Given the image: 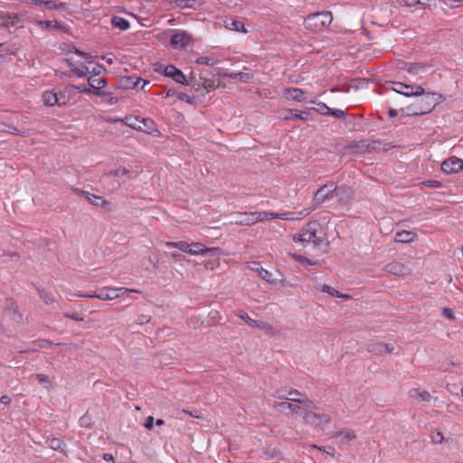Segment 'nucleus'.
<instances>
[{
  "instance_id": "f257e3e1",
  "label": "nucleus",
  "mask_w": 463,
  "mask_h": 463,
  "mask_svg": "<svg viewBox=\"0 0 463 463\" xmlns=\"http://www.w3.org/2000/svg\"><path fill=\"white\" fill-rule=\"evenodd\" d=\"M319 226V223L317 222L307 223L298 234L294 235V241L313 242L316 247H320L324 243V240L317 236V230Z\"/></svg>"
},
{
  "instance_id": "f03ea898",
  "label": "nucleus",
  "mask_w": 463,
  "mask_h": 463,
  "mask_svg": "<svg viewBox=\"0 0 463 463\" xmlns=\"http://www.w3.org/2000/svg\"><path fill=\"white\" fill-rule=\"evenodd\" d=\"M332 20L330 12L315 13L305 19V27L314 32H319L329 26Z\"/></svg>"
},
{
  "instance_id": "7ed1b4c3",
  "label": "nucleus",
  "mask_w": 463,
  "mask_h": 463,
  "mask_svg": "<svg viewBox=\"0 0 463 463\" xmlns=\"http://www.w3.org/2000/svg\"><path fill=\"white\" fill-rule=\"evenodd\" d=\"M391 89L403 96L411 97L424 94V89L420 85H409L399 81H392Z\"/></svg>"
},
{
  "instance_id": "20e7f679",
  "label": "nucleus",
  "mask_w": 463,
  "mask_h": 463,
  "mask_svg": "<svg viewBox=\"0 0 463 463\" xmlns=\"http://www.w3.org/2000/svg\"><path fill=\"white\" fill-rule=\"evenodd\" d=\"M302 417L306 423L322 428L326 427L331 422V417L329 415L317 414L307 409L303 410Z\"/></svg>"
},
{
  "instance_id": "39448f33",
  "label": "nucleus",
  "mask_w": 463,
  "mask_h": 463,
  "mask_svg": "<svg viewBox=\"0 0 463 463\" xmlns=\"http://www.w3.org/2000/svg\"><path fill=\"white\" fill-rule=\"evenodd\" d=\"M336 185L334 183H327L322 185L314 194V201L317 204H321L326 200H330L335 197V191Z\"/></svg>"
},
{
  "instance_id": "423d86ee",
  "label": "nucleus",
  "mask_w": 463,
  "mask_h": 463,
  "mask_svg": "<svg viewBox=\"0 0 463 463\" xmlns=\"http://www.w3.org/2000/svg\"><path fill=\"white\" fill-rule=\"evenodd\" d=\"M421 97L418 101L419 106L422 109L425 114L430 113L432 109L439 103V99H442L441 95L437 93H425L420 95Z\"/></svg>"
},
{
  "instance_id": "0eeeda50",
  "label": "nucleus",
  "mask_w": 463,
  "mask_h": 463,
  "mask_svg": "<svg viewBox=\"0 0 463 463\" xmlns=\"http://www.w3.org/2000/svg\"><path fill=\"white\" fill-rule=\"evenodd\" d=\"M255 212L250 213H234L231 214V223L240 226H250L257 223Z\"/></svg>"
},
{
  "instance_id": "6e6552de",
  "label": "nucleus",
  "mask_w": 463,
  "mask_h": 463,
  "mask_svg": "<svg viewBox=\"0 0 463 463\" xmlns=\"http://www.w3.org/2000/svg\"><path fill=\"white\" fill-rule=\"evenodd\" d=\"M463 169V160L451 156L444 160L441 164V170L446 174H457Z\"/></svg>"
},
{
  "instance_id": "1a4fd4ad",
  "label": "nucleus",
  "mask_w": 463,
  "mask_h": 463,
  "mask_svg": "<svg viewBox=\"0 0 463 463\" xmlns=\"http://www.w3.org/2000/svg\"><path fill=\"white\" fill-rule=\"evenodd\" d=\"M130 291L134 292L135 290H130L126 288H104L99 291V299L112 300L118 298L120 293L123 294Z\"/></svg>"
},
{
  "instance_id": "9d476101",
  "label": "nucleus",
  "mask_w": 463,
  "mask_h": 463,
  "mask_svg": "<svg viewBox=\"0 0 463 463\" xmlns=\"http://www.w3.org/2000/svg\"><path fill=\"white\" fill-rule=\"evenodd\" d=\"M5 310L15 322L21 323L23 321V315L19 311L17 302L14 298H7L5 299Z\"/></svg>"
},
{
  "instance_id": "9b49d317",
  "label": "nucleus",
  "mask_w": 463,
  "mask_h": 463,
  "mask_svg": "<svg viewBox=\"0 0 463 463\" xmlns=\"http://www.w3.org/2000/svg\"><path fill=\"white\" fill-rule=\"evenodd\" d=\"M164 73L165 76L172 78L177 83H181L183 85L188 84L186 77L183 71L174 65H167L164 70Z\"/></svg>"
},
{
  "instance_id": "f8f14e48",
  "label": "nucleus",
  "mask_w": 463,
  "mask_h": 463,
  "mask_svg": "<svg viewBox=\"0 0 463 463\" xmlns=\"http://www.w3.org/2000/svg\"><path fill=\"white\" fill-rule=\"evenodd\" d=\"M191 42V35L186 32H177L171 38V45L175 48H185Z\"/></svg>"
},
{
  "instance_id": "ddd939ff",
  "label": "nucleus",
  "mask_w": 463,
  "mask_h": 463,
  "mask_svg": "<svg viewBox=\"0 0 463 463\" xmlns=\"http://www.w3.org/2000/svg\"><path fill=\"white\" fill-rule=\"evenodd\" d=\"M369 352H372L375 354H391L394 350V345L392 344H387L383 342H377L370 344L368 346Z\"/></svg>"
},
{
  "instance_id": "4468645a",
  "label": "nucleus",
  "mask_w": 463,
  "mask_h": 463,
  "mask_svg": "<svg viewBox=\"0 0 463 463\" xmlns=\"http://www.w3.org/2000/svg\"><path fill=\"white\" fill-rule=\"evenodd\" d=\"M29 5H38L41 8L46 9H65L66 5L64 3H57L55 0H28Z\"/></svg>"
},
{
  "instance_id": "2eb2a0df",
  "label": "nucleus",
  "mask_w": 463,
  "mask_h": 463,
  "mask_svg": "<svg viewBox=\"0 0 463 463\" xmlns=\"http://www.w3.org/2000/svg\"><path fill=\"white\" fill-rule=\"evenodd\" d=\"M74 191L75 193L84 196L85 199L93 205L104 207L105 205L109 204V202L100 196L94 195L89 192L81 191L80 189H74Z\"/></svg>"
},
{
  "instance_id": "dca6fc26",
  "label": "nucleus",
  "mask_w": 463,
  "mask_h": 463,
  "mask_svg": "<svg viewBox=\"0 0 463 463\" xmlns=\"http://www.w3.org/2000/svg\"><path fill=\"white\" fill-rule=\"evenodd\" d=\"M43 101L46 106L52 107L54 105L63 106L66 104L65 101H61V98L58 93L52 90L44 91L43 94Z\"/></svg>"
},
{
  "instance_id": "f3484780",
  "label": "nucleus",
  "mask_w": 463,
  "mask_h": 463,
  "mask_svg": "<svg viewBox=\"0 0 463 463\" xmlns=\"http://www.w3.org/2000/svg\"><path fill=\"white\" fill-rule=\"evenodd\" d=\"M257 222H263L270 219H282V220H289L287 215L288 213H277L272 212H255Z\"/></svg>"
},
{
  "instance_id": "a211bd4d",
  "label": "nucleus",
  "mask_w": 463,
  "mask_h": 463,
  "mask_svg": "<svg viewBox=\"0 0 463 463\" xmlns=\"http://www.w3.org/2000/svg\"><path fill=\"white\" fill-rule=\"evenodd\" d=\"M284 95L287 99H292L298 102L305 101V92L298 88H288L284 90Z\"/></svg>"
},
{
  "instance_id": "6ab92c4d",
  "label": "nucleus",
  "mask_w": 463,
  "mask_h": 463,
  "mask_svg": "<svg viewBox=\"0 0 463 463\" xmlns=\"http://www.w3.org/2000/svg\"><path fill=\"white\" fill-rule=\"evenodd\" d=\"M217 250H218L217 248H207L203 243L193 242V243H191L190 254H192V255H204V254H210V253L213 254Z\"/></svg>"
},
{
  "instance_id": "aec40b11",
  "label": "nucleus",
  "mask_w": 463,
  "mask_h": 463,
  "mask_svg": "<svg viewBox=\"0 0 463 463\" xmlns=\"http://www.w3.org/2000/svg\"><path fill=\"white\" fill-rule=\"evenodd\" d=\"M273 408L279 411H284L285 410H290L294 413H299L302 415L304 408H301L298 405H295L287 402H275L273 403Z\"/></svg>"
},
{
  "instance_id": "412c9836",
  "label": "nucleus",
  "mask_w": 463,
  "mask_h": 463,
  "mask_svg": "<svg viewBox=\"0 0 463 463\" xmlns=\"http://www.w3.org/2000/svg\"><path fill=\"white\" fill-rule=\"evenodd\" d=\"M250 269L253 271H256L262 279L269 283H274V281L271 279L272 274L264 268H262L260 262H252Z\"/></svg>"
},
{
  "instance_id": "4be33fe9",
  "label": "nucleus",
  "mask_w": 463,
  "mask_h": 463,
  "mask_svg": "<svg viewBox=\"0 0 463 463\" xmlns=\"http://www.w3.org/2000/svg\"><path fill=\"white\" fill-rule=\"evenodd\" d=\"M141 126L142 128H137V130L143 131L151 136H158L160 132L153 128V121L149 119L141 118Z\"/></svg>"
},
{
  "instance_id": "5701e85b",
  "label": "nucleus",
  "mask_w": 463,
  "mask_h": 463,
  "mask_svg": "<svg viewBox=\"0 0 463 463\" xmlns=\"http://www.w3.org/2000/svg\"><path fill=\"white\" fill-rule=\"evenodd\" d=\"M20 22V18L16 14H5L0 17V25L10 27L15 26Z\"/></svg>"
},
{
  "instance_id": "b1692460",
  "label": "nucleus",
  "mask_w": 463,
  "mask_h": 463,
  "mask_svg": "<svg viewBox=\"0 0 463 463\" xmlns=\"http://www.w3.org/2000/svg\"><path fill=\"white\" fill-rule=\"evenodd\" d=\"M416 237V234L410 231H401L396 232L395 234V241L397 242H411Z\"/></svg>"
},
{
  "instance_id": "393cba45",
  "label": "nucleus",
  "mask_w": 463,
  "mask_h": 463,
  "mask_svg": "<svg viewBox=\"0 0 463 463\" xmlns=\"http://www.w3.org/2000/svg\"><path fill=\"white\" fill-rule=\"evenodd\" d=\"M409 396L422 402H430L431 400V395L429 392L420 391V389H411L409 392Z\"/></svg>"
},
{
  "instance_id": "a878e982",
  "label": "nucleus",
  "mask_w": 463,
  "mask_h": 463,
  "mask_svg": "<svg viewBox=\"0 0 463 463\" xmlns=\"http://www.w3.org/2000/svg\"><path fill=\"white\" fill-rule=\"evenodd\" d=\"M352 191L348 186L342 185L337 186L335 191V197H337L340 201H348L351 197Z\"/></svg>"
},
{
  "instance_id": "bb28decb",
  "label": "nucleus",
  "mask_w": 463,
  "mask_h": 463,
  "mask_svg": "<svg viewBox=\"0 0 463 463\" xmlns=\"http://www.w3.org/2000/svg\"><path fill=\"white\" fill-rule=\"evenodd\" d=\"M88 83L91 89L95 90L94 91H101L100 90L106 86L107 80L104 78L92 76L88 79Z\"/></svg>"
},
{
  "instance_id": "cd10ccee",
  "label": "nucleus",
  "mask_w": 463,
  "mask_h": 463,
  "mask_svg": "<svg viewBox=\"0 0 463 463\" xmlns=\"http://www.w3.org/2000/svg\"><path fill=\"white\" fill-rule=\"evenodd\" d=\"M165 246L167 248H176L184 252L190 253L191 251V244L184 241H167L165 242Z\"/></svg>"
},
{
  "instance_id": "c85d7f7f",
  "label": "nucleus",
  "mask_w": 463,
  "mask_h": 463,
  "mask_svg": "<svg viewBox=\"0 0 463 463\" xmlns=\"http://www.w3.org/2000/svg\"><path fill=\"white\" fill-rule=\"evenodd\" d=\"M404 269L405 268L402 264L395 261L390 262L385 266V270L394 275L402 274Z\"/></svg>"
},
{
  "instance_id": "c756f323",
  "label": "nucleus",
  "mask_w": 463,
  "mask_h": 463,
  "mask_svg": "<svg viewBox=\"0 0 463 463\" xmlns=\"http://www.w3.org/2000/svg\"><path fill=\"white\" fill-rule=\"evenodd\" d=\"M402 111L406 116H420V115H425V112L422 110V109L419 106V104L411 105L406 107L405 109H402Z\"/></svg>"
},
{
  "instance_id": "7c9ffc66",
  "label": "nucleus",
  "mask_w": 463,
  "mask_h": 463,
  "mask_svg": "<svg viewBox=\"0 0 463 463\" xmlns=\"http://www.w3.org/2000/svg\"><path fill=\"white\" fill-rule=\"evenodd\" d=\"M111 23L114 27L120 30H127L129 28V22L119 16H114L111 20Z\"/></svg>"
},
{
  "instance_id": "2f4dec72",
  "label": "nucleus",
  "mask_w": 463,
  "mask_h": 463,
  "mask_svg": "<svg viewBox=\"0 0 463 463\" xmlns=\"http://www.w3.org/2000/svg\"><path fill=\"white\" fill-rule=\"evenodd\" d=\"M336 436L342 437V442L346 443L356 438L354 431L351 430H341Z\"/></svg>"
},
{
  "instance_id": "473e14b6",
  "label": "nucleus",
  "mask_w": 463,
  "mask_h": 463,
  "mask_svg": "<svg viewBox=\"0 0 463 463\" xmlns=\"http://www.w3.org/2000/svg\"><path fill=\"white\" fill-rule=\"evenodd\" d=\"M94 94L101 97L103 101L107 102L109 105H114L118 100L117 97H112L111 94L107 91H95Z\"/></svg>"
},
{
  "instance_id": "72a5a7b5",
  "label": "nucleus",
  "mask_w": 463,
  "mask_h": 463,
  "mask_svg": "<svg viewBox=\"0 0 463 463\" xmlns=\"http://www.w3.org/2000/svg\"><path fill=\"white\" fill-rule=\"evenodd\" d=\"M37 291L41 299L46 304L50 305L54 302V298L47 292L44 288H37Z\"/></svg>"
},
{
  "instance_id": "f704fd0d",
  "label": "nucleus",
  "mask_w": 463,
  "mask_h": 463,
  "mask_svg": "<svg viewBox=\"0 0 463 463\" xmlns=\"http://www.w3.org/2000/svg\"><path fill=\"white\" fill-rule=\"evenodd\" d=\"M140 121L141 119L135 116H128L125 118L126 125L134 129L142 128Z\"/></svg>"
},
{
  "instance_id": "c9c22d12",
  "label": "nucleus",
  "mask_w": 463,
  "mask_h": 463,
  "mask_svg": "<svg viewBox=\"0 0 463 463\" xmlns=\"http://www.w3.org/2000/svg\"><path fill=\"white\" fill-rule=\"evenodd\" d=\"M230 79H238L241 82H248L250 80L253 78V75L251 73L248 72H237L233 73L231 72L229 74Z\"/></svg>"
},
{
  "instance_id": "e433bc0d",
  "label": "nucleus",
  "mask_w": 463,
  "mask_h": 463,
  "mask_svg": "<svg viewBox=\"0 0 463 463\" xmlns=\"http://www.w3.org/2000/svg\"><path fill=\"white\" fill-rule=\"evenodd\" d=\"M175 4L179 8L195 9L197 2H196V0H175Z\"/></svg>"
},
{
  "instance_id": "4c0bfd02",
  "label": "nucleus",
  "mask_w": 463,
  "mask_h": 463,
  "mask_svg": "<svg viewBox=\"0 0 463 463\" xmlns=\"http://www.w3.org/2000/svg\"><path fill=\"white\" fill-rule=\"evenodd\" d=\"M226 27L236 32H246L243 23L238 20H231L230 22H227Z\"/></svg>"
},
{
  "instance_id": "58836bf2",
  "label": "nucleus",
  "mask_w": 463,
  "mask_h": 463,
  "mask_svg": "<svg viewBox=\"0 0 463 463\" xmlns=\"http://www.w3.org/2000/svg\"><path fill=\"white\" fill-rule=\"evenodd\" d=\"M200 84L207 92L218 87V84H215V81L210 79L200 77Z\"/></svg>"
},
{
  "instance_id": "ea45409f",
  "label": "nucleus",
  "mask_w": 463,
  "mask_h": 463,
  "mask_svg": "<svg viewBox=\"0 0 463 463\" xmlns=\"http://www.w3.org/2000/svg\"><path fill=\"white\" fill-rule=\"evenodd\" d=\"M46 442L53 450L62 449V447L65 446L64 442L58 438L48 439Z\"/></svg>"
},
{
  "instance_id": "a19ab883",
  "label": "nucleus",
  "mask_w": 463,
  "mask_h": 463,
  "mask_svg": "<svg viewBox=\"0 0 463 463\" xmlns=\"http://www.w3.org/2000/svg\"><path fill=\"white\" fill-rule=\"evenodd\" d=\"M236 315L238 317L243 319L248 326H250L251 327H255V326H258L257 325L258 320H254V319L250 318L248 316V314L246 312H244L243 310H239L236 313Z\"/></svg>"
},
{
  "instance_id": "79ce46f5",
  "label": "nucleus",
  "mask_w": 463,
  "mask_h": 463,
  "mask_svg": "<svg viewBox=\"0 0 463 463\" xmlns=\"http://www.w3.org/2000/svg\"><path fill=\"white\" fill-rule=\"evenodd\" d=\"M107 175L108 176H118V177H120L123 175H128L129 178L131 177L129 170H128L125 167H118V169L111 170L107 174Z\"/></svg>"
},
{
  "instance_id": "37998d69",
  "label": "nucleus",
  "mask_w": 463,
  "mask_h": 463,
  "mask_svg": "<svg viewBox=\"0 0 463 463\" xmlns=\"http://www.w3.org/2000/svg\"><path fill=\"white\" fill-rule=\"evenodd\" d=\"M292 402H298V403H301L303 405H305L307 408H311V409H317V405L314 403V402L307 397L305 398H292Z\"/></svg>"
},
{
  "instance_id": "c03bdc74",
  "label": "nucleus",
  "mask_w": 463,
  "mask_h": 463,
  "mask_svg": "<svg viewBox=\"0 0 463 463\" xmlns=\"http://www.w3.org/2000/svg\"><path fill=\"white\" fill-rule=\"evenodd\" d=\"M257 325H259V326H255L256 328H260V329L264 330L265 333L268 335H273L275 333L274 327L269 323H266L263 321H258Z\"/></svg>"
},
{
  "instance_id": "a18cd8bd",
  "label": "nucleus",
  "mask_w": 463,
  "mask_h": 463,
  "mask_svg": "<svg viewBox=\"0 0 463 463\" xmlns=\"http://www.w3.org/2000/svg\"><path fill=\"white\" fill-rule=\"evenodd\" d=\"M73 72L80 78L85 77L88 73L90 72V68L87 65L82 64L80 67H73Z\"/></svg>"
},
{
  "instance_id": "49530a36",
  "label": "nucleus",
  "mask_w": 463,
  "mask_h": 463,
  "mask_svg": "<svg viewBox=\"0 0 463 463\" xmlns=\"http://www.w3.org/2000/svg\"><path fill=\"white\" fill-rule=\"evenodd\" d=\"M128 80L133 81L134 89L144 90L145 86L148 84V81L143 80L141 78L128 77Z\"/></svg>"
},
{
  "instance_id": "de8ad7c7",
  "label": "nucleus",
  "mask_w": 463,
  "mask_h": 463,
  "mask_svg": "<svg viewBox=\"0 0 463 463\" xmlns=\"http://www.w3.org/2000/svg\"><path fill=\"white\" fill-rule=\"evenodd\" d=\"M347 147L350 149H353L352 153H354V154H362V153H371L372 150L375 146H347Z\"/></svg>"
},
{
  "instance_id": "09e8293b",
  "label": "nucleus",
  "mask_w": 463,
  "mask_h": 463,
  "mask_svg": "<svg viewBox=\"0 0 463 463\" xmlns=\"http://www.w3.org/2000/svg\"><path fill=\"white\" fill-rule=\"evenodd\" d=\"M321 290L323 292H326V293L330 294L333 297L347 298L346 296L342 295L341 293H339L338 290L333 288L332 287H330L328 285H323Z\"/></svg>"
},
{
  "instance_id": "8fccbe9b",
  "label": "nucleus",
  "mask_w": 463,
  "mask_h": 463,
  "mask_svg": "<svg viewBox=\"0 0 463 463\" xmlns=\"http://www.w3.org/2000/svg\"><path fill=\"white\" fill-rule=\"evenodd\" d=\"M425 68V65L424 64H410L408 67H407V71L409 73H411V74H418L420 73L423 69Z\"/></svg>"
},
{
  "instance_id": "3c124183",
  "label": "nucleus",
  "mask_w": 463,
  "mask_h": 463,
  "mask_svg": "<svg viewBox=\"0 0 463 463\" xmlns=\"http://www.w3.org/2000/svg\"><path fill=\"white\" fill-rule=\"evenodd\" d=\"M216 62H217V61L215 59L210 58V57H205V56L199 57L196 60L197 64H203V65H208V66H213Z\"/></svg>"
},
{
  "instance_id": "603ef678",
  "label": "nucleus",
  "mask_w": 463,
  "mask_h": 463,
  "mask_svg": "<svg viewBox=\"0 0 463 463\" xmlns=\"http://www.w3.org/2000/svg\"><path fill=\"white\" fill-rule=\"evenodd\" d=\"M39 24L43 28H46V29H50V28L59 29L61 27L60 24L57 21H40Z\"/></svg>"
},
{
  "instance_id": "864d4df0",
  "label": "nucleus",
  "mask_w": 463,
  "mask_h": 463,
  "mask_svg": "<svg viewBox=\"0 0 463 463\" xmlns=\"http://www.w3.org/2000/svg\"><path fill=\"white\" fill-rule=\"evenodd\" d=\"M430 439L433 443H441L444 439L443 434L440 431L434 430L430 434Z\"/></svg>"
},
{
  "instance_id": "5fc2aeb1",
  "label": "nucleus",
  "mask_w": 463,
  "mask_h": 463,
  "mask_svg": "<svg viewBox=\"0 0 463 463\" xmlns=\"http://www.w3.org/2000/svg\"><path fill=\"white\" fill-rule=\"evenodd\" d=\"M442 2L450 8H457L463 5V0H442Z\"/></svg>"
},
{
  "instance_id": "6e6d98bb",
  "label": "nucleus",
  "mask_w": 463,
  "mask_h": 463,
  "mask_svg": "<svg viewBox=\"0 0 463 463\" xmlns=\"http://www.w3.org/2000/svg\"><path fill=\"white\" fill-rule=\"evenodd\" d=\"M328 115H332L335 118H343L345 116V112L342 109H330V111L328 112Z\"/></svg>"
},
{
  "instance_id": "4d7b16f0",
  "label": "nucleus",
  "mask_w": 463,
  "mask_h": 463,
  "mask_svg": "<svg viewBox=\"0 0 463 463\" xmlns=\"http://www.w3.org/2000/svg\"><path fill=\"white\" fill-rule=\"evenodd\" d=\"M274 396L280 400H289V401H292V398H293V397H288V392H286V391H284V390H278Z\"/></svg>"
},
{
  "instance_id": "13d9d810",
  "label": "nucleus",
  "mask_w": 463,
  "mask_h": 463,
  "mask_svg": "<svg viewBox=\"0 0 463 463\" xmlns=\"http://www.w3.org/2000/svg\"><path fill=\"white\" fill-rule=\"evenodd\" d=\"M105 71V68L100 64H94L92 68H90V72L93 76L99 75L102 71Z\"/></svg>"
},
{
  "instance_id": "bf43d9fd",
  "label": "nucleus",
  "mask_w": 463,
  "mask_h": 463,
  "mask_svg": "<svg viewBox=\"0 0 463 463\" xmlns=\"http://www.w3.org/2000/svg\"><path fill=\"white\" fill-rule=\"evenodd\" d=\"M71 87H72V88H74V89H76V90H77L79 92H80V93H88V94H90V93H93V94H94V92H95V91H93L91 89H88V88H87L85 85H83V84H80V85H72Z\"/></svg>"
},
{
  "instance_id": "052dcab7",
  "label": "nucleus",
  "mask_w": 463,
  "mask_h": 463,
  "mask_svg": "<svg viewBox=\"0 0 463 463\" xmlns=\"http://www.w3.org/2000/svg\"><path fill=\"white\" fill-rule=\"evenodd\" d=\"M294 118H299L301 120H308L309 119V113L306 111H295Z\"/></svg>"
},
{
  "instance_id": "680f3d73",
  "label": "nucleus",
  "mask_w": 463,
  "mask_h": 463,
  "mask_svg": "<svg viewBox=\"0 0 463 463\" xmlns=\"http://www.w3.org/2000/svg\"><path fill=\"white\" fill-rule=\"evenodd\" d=\"M318 108L315 109L317 112L322 115H328L330 111V108H328L325 103H318Z\"/></svg>"
},
{
  "instance_id": "e2e57ef3",
  "label": "nucleus",
  "mask_w": 463,
  "mask_h": 463,
  "mask_svg": "<svg viewBox=\"0 0 463 463\" xmlns=\"http://www.w3.org/2000/svg\"><path fill=\"white\" fill-rule=\"evenodd\" d=\"M422 184L425 186H428V187H431V188H438V187L441 186V183L437 180H428V181L422 182Z\"/></svg>"
},
{
  "instance_id": "0e129e2a",
  "label": "nucleus",
  "mask_w": 463,
  "mask_h": 463,
  "mask_svg": "<svg viewBox=\"0 0 463 463\" xmlns=\"http://www.w3.org/2000/svg\"><path fill=\"white\" fill-rule=\"evenodd\" d=\"M177 98L180 99V100H184L189 104H193L194 103V99L192 97H190L189 95L184 93V92H180L177 94Z\"/></svg>"
},
{
  "instance_id": "69168bd1",
  "label": "nucleus",
  "mask_w": 463,
  "mask_h": 463,
  "mask_svg": "<svg viewBox=\"0 0 463 463\" xmlns=\"http://www.w3.org/2000/svg\"><path fill=\"white\" fill-rule=\"evenodd\" d=\"M294 114L295 112L292 109H287L279 116V118L285 120H289L294 118Z\"/></svg>"
},
{
  "instance_id": "338daca9",
  "label": "nucleus",
  "mask_w": 463,
  "mask_h": 463,
  "mask_svg": "<svg viewBox=\"0 0 463 463\" xmlns=\"http://www.w3.org/2000/svg\"><path fill=\"white\" fill-rule=\"evenodd\" d=\"M150 321V317L146 315H139L136 320L138 325H145Z\"/></svg>"
},
{
  "instance_id": "774afa93",
  "label": "nucleus",
  "mask_w": 463,
  "mask_h": 463,
  "mask_svg": "<svg viewBox=\"0 0 463 463\" xmlns=\"http://www.w3.org/2000/svg\"><path fill=\"white\" fill-rule=\"evenodd\" d=\"M153 426H154V418L152 416H148L146 419V421H145V424H144V427L147 430H152L153 429Z\"/></svg>"
}]
</instances>
